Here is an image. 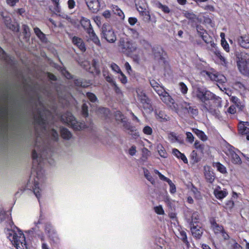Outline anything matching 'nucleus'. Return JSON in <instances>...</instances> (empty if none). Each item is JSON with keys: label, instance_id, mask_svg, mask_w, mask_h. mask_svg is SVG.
<instances>
[{"label": "nucleus", "instance_id": "4d7b16f0", "mask_svg": "<svg viewBox=\"0 0 249 249\" xmlns=\"http://www.w3.org/2000/svg\"><path fill=\"white\" fill-rule=\"evenodd\" d=\"M88 106L86 103H84L82 107V114L85 117H87L88 116Z\"/></svg>", "mask_w": 249, "mask_h": 249}, {"label": "nucleus", "instance_id": "b1692460", "mask_svg": "<svg viewBox=\"0 0 249 249\" xmlns=\"http://www.w3.org/2000/svg\"><path fill=\"white\" fill-rule=\"evenodd\" d=\"M72 42L74 45L77 46L81 51L85 52L86 51L85 45L81 38L74 36L72 38Z\"/></svg>", "mask_w": 249, "mask_h": 249}, {"label": "nucleus", "instance_id": "603ef678", "mask_svg": "<svg viewBox=\"0 0 249 249\" xmlns=\"http://www.w3.org/2000/svg\"><path fill=\"white\" fill-rule=\"evenodd\" d=\"M110 68L113 71L116 73H119L122 71L119 67L115 63H111L110 64Z\"/></svg>", "mask_w": 249, "mask_h": 249}, {"label": "nucleus", "instance_id": "2f4dec72", "mask_svg": "<svg viewBox=\"0 0 249 249\" xmlns=\"http://www.w3.org/2000/svg\"><path fill=\"white\" fill-rule=\"evenodd\" d=\"M112 10L114 13L118 15L120 19H124V15L123 11L116 5H112Z\"/></svg>", "mask_w": 249, "mask_h": 249}, {"label": "nucleus", "instance_id": "4be33fe9", "mask_svg": "<svg viewBox=\"0 0 249 249\" xmlns=\"http://www.w3.org/2000/svg\"><path fill=\"white\" fill-rule=\"evenodd\" d=\"M45 230L51 238H57V234L53 227L50 223L46 224Z\"/></svg>", "mask_w": 249, "mask_h": 249}, {"label": "nucleus", "instance_id": "69168bd1", "mask_svg": "<svg viewBox=\"0 0 249 249\" xmlns=\"http://www.w3.org/2000/svg\"><path fill=\"white\" fill-rule=\"evenodd\" d=\"M136 147L135 146H132L128 150V153L131 156H134L136 153Z\"/></svg>", "mask_w": 249, "mask_h": 249}, {"label": "nucleus", "instance_id": "3c124183", "mask_svg": "<svg viewBox=\"0 0 249 249\" xmlns=\"http://www.w3.org/2000/svg\"><path fill=\"white\" fill-rule=\"evenodd\" d=\"M179 233L180 238L183 241V242L186 244L188 243V242L187 241V235L185 231H179Z\"/></svg>", "mask_w": 249, "mask_h": 249}, {"label": "nucleus", "instance_id": "8fccbe9b", "mask_svg": "<svg viewBox=\"0 0 249 249\" xmlns=\"http://www.w3.org/2000/svg\"><path fill=\"white\" fill-rule=\"evenodd\" d=\"M140 44L146 50L149 49L151 47L150 44L144 39L141 40L140 41Z\"/></svg>", "mask_w": 249, "mask_h": 249}, {"label": "nucleus", "instance_id": "c03bdc74", "mask_svg": "<svg viewBox=\"0 0 249 249\" xmlns=\"http://www.w3.org/2000/svg\"><path fill=\"white\" fill-rule=\"evenodd\" d=\"M43 219V218L42 216L40 215L39 218H38V219L37 221H34V224L35 225V227H33L32 228V229L34 231H36L38 230V229L39 228V225H40L42 223Z\"/></svg>", "mask_w": 249, "mask_h": 249}, {"label": "nucleus", "instance_id": "ddd939ff", "mask_svg": "<svg viewBox=\"0 0 249 249\" xmlns=\"http://www.w3.org/2000/svg\"><path fill=\"white\" fill-rule=\"evenodd\" d=\"M154 172L155 174H157L159 176V178L163 180L166 181L170 187L169 191L170 193L172 194H175L176 192V187L174 183L172 182V180L169 178H166L164 175L161 174L158 170H155Z\"/></svg>", "mask_w": 249, "mask_h": 249}, {"label": "nucleus", "instance_id": "473e14b6", "mask_svg": "<svg viewBox=\"0 0 249 249\" xmlns=\"http://www.w3.org/2000/svg\"><path fill=\"white\" fill-rule=\"evenodd\" d=\"M213 166L217 169V171L222 174H224L227 172L226 167L220 162L214 163Z\"/></svg>", "mask_w": 249, "mask_h": 249}, {"label": "nucleus", "instance_id": "f8f14e48", "mask_svg": "<svg viewBox=\"0 0 249 249\" xmlns=\"http://www.w3.org/2000/svg\"><path fill=\"white\" fill-rule=\"evenodd\" d=\"M203 73L208 76L211 80L215 81L219 84L225 83L227 80L224 75L219 74L215 71H204Z\"/></svg>", "mask_w": 249, "mask_h": 249}, {"label": "nucleus", "instance_id": "cd10ccee", "mask_svg": "<svg viewBox=\"0 0 249 249\" xmlns=\"http://www.w3.org/2000/svg\"><path fill=\"white\" fill-rule=\"evenodd\" d=\"M153 53L155 57L161 59L164 53L163 50L160 47L157 46L152 48Z\"/></svg>", "mask_w": 249, "mask_h": 249}, {"label": "nucleus", "instance_id": "f257e3e1", "mask_svg": "<svg viewBox=\"0 0 249 249\" xmlns=\"http://www.w3.org/2000/svg\"><path fill=\"white\" fill-rule=\"evenodd\" d=\"M46 153L47 151L44 150L43 147H40L37 144L36 145L32 153L33 165L29 182L33 183V192L38 199L40 198L44 188L43 182L45 176L44 171L42 169V161L47 160L51 164L53 163L51 160L44 158Z\"/></svg>", "mask_w": 249, "mask_h": 249}, {"label": "nucleus", "instance_id": "79ce46f5", "mask_svg": "<svg viewBox=\"0 0 249 249\" xmlns=\"http://www.w3.org/2000/svg\"><path fill=\"white\" fill-rule=\"evenodd\" d=\"M212 228L215 234L221 233L224 230L222 226H219L216 223H213L212 225Z\"/></svg>", "mask_w": 249, "mask_h": 249}, {"label": "nucleus", "instance_id": "052dcab7", "mask_svg": "<svg viewBox=\"0 0 249 249\" xmlns=\"http://www.w3.org/2000/svg\"><path fill=\"white\" fill-rule=\"evenodd\" d=\"M50 135H51L52 139L53 140L56 141L58 138V134L57 132L54 129H52L51 130V131L50 132Z\"/></svg>", "mask_w": 249, "mask_h": 249}, {"label": "nucleus", "instance_id": "0eeeda50", "mask_svg": "<svg viewBox=\"0 0 249 249\" xmlns=\"http://www.w3.org/2000/svg\"><path fill=\"white\" fill-rule=\"evenodd\" d=\"M237 66L241 73L249 75V54L242 53L237 61Z\"/></svg>", "mask_w": 249, "mask_h": 249}, {"label": "nucleus", "instance_id": "5fc2aeb1", "mask_svg": "<svg viewBox=\"0 0 249 249\" xmlns=\"http://www.w3.org/2000/svg\"><path fill=\"white\" fill-rule=\"evenodd\" d=\"M144 134L148 135H151L153 132L152 128L149 126H145L142 130Z\"/></svg>", "mask_w": 249, "mask_h": 249}, {"label": "nucleus", "instance_id": "aec40b11", "mask_svg": "<svg viewBox=\"0 0 249 249\" xmlns=\"http://www.w3.org/2000/svg\"><path fill=\"white\" fill-rule=\"evenodd\" d=\"M215 196L219 199H223L228 195L226 189L222 190L219 186L215 188L213 191Z\"/></svg>", "mask_w": 249, "mask_h": 249}, {"label": "nucleus", "instance_id": "f704fd0d", "mask_svg": "<svg viewBox=\"0 0 249 249\" xmlns=\"http://www.w3.org/2000/svg\"><path fill=\"white\" fill-rule=\"evenodd\" d=\"M155 5L157 8L161 10L164 13L168 14L170 12V9L167 6L163 5L159 2H156Z\"/></svg>", "mask_w": 249, "mask_h": 249}, {"label": "nucleus", "instance_id": "f3484780", "mask_svg": "<svg viewBox=\"0 0 249 249\" xmlns=\"http://www.w3.org/2000/svg\"><path fill=\"white\" fill-rule=\"evenodd\" d=\"M238 44L243 48L249 49V34L244 35L237 39Z\"/></svg>", "mask_w": 249, "mask_h": 249}, {"label": "nucleus", "instance_id": "c756f323", "mask_svg": "<svg viewBox=\"0 0 249 249\" xmlns=\"http://www.w3.org/2000/svg\"><path fill=\"white\" fill-rule=\"evenodd\" d=\"M81 24L83 28L87 31L89 29H93L91 27L90 20L85 18H82L81 19Z\"/></svg>", "mask_w": 249, "mask_h": 249}, {"label": "nucleus", "instance_id": "e2e57ef3", "mask_svg": "<svg viewBox=\"0 0 249 249\" xmlns=\"http://www.w3.org/2000/svg\"><path fill=\"white\" fill-rule=\"evenodd\" d=\"M231 101L237 107H239L240 105V100L236 96H231Z\"/></svg>", "mask_w": 249, "mask_h": 249}, {"label": "nucleus", "instance_id": "37998d69", "mask_svg": "<svg viewBox=\"0 0 249 249\" xmlns=\"http://www.w3.org/2000/svg\"><path fill=\"white\" fill-rule=\"evenodd\" d=\"M179 89L183 94H185L187 93L188 88L187 86L183 82H180L178 84Z\"/></svg>", "mask_w": 249, "mask_h": 249}, {"label": "nucleus", "instance_id": "5701e85b", "mask_svg": "<svg viewBox=\"0 0 249 249\" xmlns=\"http://www.w3.org/2000/svg\"><path fill=\"white\" fill-rule=\"evenodd\" d=\"M155 114L157 119L160 122L167 121L168 119L164 112L161 110L156 109Z\"/></svg>", "mask_w": 249, "mask_h": 249}, {"label": "nucleus", "instance_id": "de8ad7c7", "mask_svg": "<svg viewBox=\"0 0 249 249\" xmlns=\"http://www.w3.org/2000/svg\"><path fill=\"white\" fill-rule=\"evenodd\" d=\"M114 116L116 120L121 121V122L125 119L124 117L120 111H116L114 113Z\"/></svg>", "mask_w": 249, "mask_h": 249}, {"label": "nucleus", "instance_id": "20e7f679", "mask_svg": "<svg viewBox=\"0 0 249 249\" xmlns=\"http://www.w3.org/2000/svg\"><path fill=\"white\" fill-rule=\"evenodd\" d=\"M174 111L180 116L189 115L194 117L198 114L197 109L185 101L181 102L174 107Z\"/></svg>", "mask_w": 249, "mask_h": 249}, {"label": "nucleus", "instance_id": "9b49d317", "mask_svg": "<svg viewBox=\"0 0 249 249\" xmlns=\"http://www.w3.org/2000/svg\"><path fill=\"white\" fill-rule=\"evenodd\" d=\"M103 36L107 42L114 43L116 40V36L114 32L108 25H104L102 28Z\"/></svg>", "mask_w": 249, "mask_h": 249}, {"label": "nucleus", "instance_id": "13d9d810", "mask_svg": "<svg viewBox=\"0 0 249 249\" xmlns=\"http://www.w3.org/2000/svg\"><path fill=\"white\" fill-rule=\"evenodd\" d=\"M36 121L39 124H44L45 120L43 118V115L39 113L38 118H36Z\"/></svg>", "mask_w": 249, "mask_h": 249}, {"label": "nucleus", "instance_id": "6e6d98bb", "mask_svg": "<svg viewBox=\"0 0 249 249\" xmlns=\"http://www.w3.org/2000/svg\"><path fill=\"white\" fill-rule=\"evenodd\" d=\"M22 29L26 37H29L30 36V28L26 25H23L22 26Z\"/></svg>", "mask_w": 249, "mask_h": 249}, {"label": "nucleus", "instance_id": "774afa93", "mask_svg": "<svg viewBox=\"0 0 249 249\" xmlns=\"http://www.w3.org/2000/svg\"><path fill=\"white\" fill-rule=\"evenodd\" d=\"M19 0H6L7 4L10 6H14Z\"/></svg>", "mask_w": 249, "mask_h": 249}, {"label": "nucleus", "instance_id": "49530a36", "mask_svg": "<svg viewBox=\"0 0 249 249\" xmlns=\"http://www.w3.org/2000/svg\"><path fill=\"white\" fill-rule=\"evenodd\" d=\"M154 210L155 212L158 214L163 215L164 214V211L161 205L154 207Z\"/></svg>", "mask_w": 249, "mask_h": 249}, {"label": "nucleus", "instance_id": "39448f33", "mask_svg": "<svg viewBox=\"0 0 249 249\" xmlns=\"http://www.w3.org/2000/svg\"><path fill=\"white\" fill-rule=\"evenodd\" d=\"M224 151L232 163L237 165L242 163L241 159L238 155L239 153H241V152L238 149L230 144H227Z\"/></svg>", "mask_w": 249, "mask_h": 249}, {"label": "nucleus", "instance_id": "4468645a", "mask_svg": "<svg viewBox=\"0 0 249 249\" xmlns=\"http://www.w3.org/2000/svg\"><path fill=\"white\" fill-rule=\"evenodd\" d=\"M238 131L242 135H246L247 139L249 140V122H240L238 124Z\"/></svg>", "mask_w": 249, "mask_h": 249}, {"label": "nucleus", "instance_id": "338daca9", "mask_svg": "<svg viewBox=\"0 0 249 249\" xmlns=\"http://www.w3.org/2000/svg\"><path fill=\"white\" fill-rule=\"evenodd\" d=\"M104 76L105 79H106V80L108 82L112 83L113 85L114 84V83H115V82L114 81L111 76L109 75H106V74L105 73H104Z\"/></svg>", "mask_w": 249, "mask_h": 249}, {"label": "nucleus", "instance_id": "bb28decb", "mask_svg": "<svg viewBox=\"0 0 249 249\" xmlns=\"http://www.w3.org/2000/svg\"><path fill=\"white\" fill-rule=\"evenodd\" d=\"M172 152L174 156L177 158L181 159L185 163H188V160L184 154L181 153L177 149H173Z\"/></svg>", "mask_w": 249, "mask_h": 249}, {"label": "nucleus", "instance_id": "2eb2a0df", "mask_svg": "<svg viewBox=\"0 0 249 249\" xmlns=\"http://www.w3.org/2000/svg\"><path fill=\"white\" fill-rule=\"evenodd\" d=\"M204 174L207 181L211 183H213L215 177L210 166L208 165L204 166Z\"/></svg>", "mask_w": 249, "mask_h": 249}, {"label": "nucleus", "instance_id": "6e6552de", "mask_svg": "<svg viewBox=\"0 0 249 249\" xmlns=\"http://www.w3.org/2000/svg\"><path fill=\"white\" fill-rule=\"evenodd\" d=\"M119 46L122 52L126 54L134 52L137 49L136 44L126 38H120Z\"/></svg>", "mask_w": 249, "mask_h": 249}, {"label": "nucleus", "instance_id": "e433bc0d", "mask_svg": "<svg viewBox=\"0 0 249 249\" xmlns=\"http://www.w3.org/2000/svg\"><path fill=\"white\" fill-rule=\"evenodd\" d=\"M122 123L123 124V126L124 128L129 131L128 133L132 132L134 131L135 127L131 125L129 122L126 121L125 119L123 121Z\"/></svg>", "mask_w": 249, "mask_h": 249}, {"label": "nucleus", "instance_id": "393cba45", "mask_svg": "<svg viewBox=\"0 0 249 249\" xmlns=\"http://www.w3.org/2000/svg\"><path fill=\"white\" fill-rule=\"evenodd\" d=\"M136 6L137 7V10L142 15H144L146 16H148L149 18H150V16L149 15L148 12L146 10V4L144 3H142V5L138 3H136Z\"/></svg>", "mask_w": 249, "mask_h": 249}, {"label": "nucleus", "instance_id": "58836bf2", "mask_svg": "<svg viewBox=\"0 0 249 249\" xmlns=\"http://www.w3.org/2000/svg\"><path fill=\"white\" fill-rule=\"evenodd\" d=\"M228 245L231 249H242V247L233 239L230 240Z\"/></svg>", "mask_w": 249, "mask_h": 249}, {"label": "nucleus", "instance_id": "a211bd4d", "mask_svg": "<svg viewBox=\"0 0 249 249\" xmlns=\"http://www.w3.org/2000/svg\"><path fill=\"white\" fill-rule=\"evenodd\" d=\"M214 53L215 57V61L223 66H226L228 62L221 52L218 50H215Z\"/></svg>", "mask_w": 249, "mask_h": 249}, {"label": "nucleus", "instance_id": "a878e982", "mask_svg": "<svg viewBox=\"0 0 249 249\" xmlns=\"http://www.w3.org/2000/svg\"><path fill=\"white\" fill-rule=\"evenodd\" d=\"M193 132L202 141H206L207 140V136L205 133L197 128H193Z\"/></svg>", "mask_w": 249, "mask_h": 249}, {"label": "nucleus", "instance_id": "0e129e2a", "mask_svg": "<svg viewBox=\"0 0 249 249\" xmlns=\"http://www.w3.org/2000/svg\"><path fill=\"white\" fill-rule=\"evenodd\" d=\"M87 32L89 34L90 40H91L93 37L96 36L93 29H89V30H88V31H87Z\"/></svg>", "mask_w": 249, "mask_h": 249}, {"label": "nucleus", "instance_id": "4c0bfd02", "mask_svg": "<svg viewBox=\"0 0 249 249\" xmlns=\"http://www.w3.org/2000/svg\"><path fill=\"white\" fill-rule=\"evenodd\" d=\"M93 110H95L98 114H103L104 115L107 116L109 113V110L105 107H96L95 108H93Z\"/></svg>", "mask_w": 249, "mask_h": 249}, {"label": "nucleus", "instance_id": "a19ab883", "mask_svg": "<svg viewBox=\"0 0 249 249\" xmlns=\"http://www.w3.org/2000/svg\"><path fill=\"white\" fill-rule=\"evenodd\" d=\"M142 160L143 161H145L148 159V158L150 156V151L146 148H143L142 150Z\"/></svg>", "mask_w": 249, "mask_h": 249}, {"label": "nucleus", "instance_id": "c9c22d12", "mask_svg": "<svg viewBox=\"0 0 249 249\" xmlns=\"http://www.w3.org/2000/svg\"><path fill=\"white\" fill-rule=\"evenodd\" d=\"M60 131L61 136L64 139L69 140L71 138V134L67 129L62 128Z\"/></svg>", "mask_w": 249, "mask_h": 249}, {"label": "nucleus", "instance_id": "bf43d9fd", "mask_svg": "<svg viewBox=\"0 0 249 249\" xmlns=\"http://www.w3.org/2000/svg\"><path fill=\"white\" fill-rule=\"evenodd\" d=\"M186 138H187V141L189 142L192 143L194 141V137L192 133L191 132H187L186 133Z\"/></svg>", "mask_w": 249, "mask_h": 249}, {"label": "nucleus", "instance_id": "09e8293b", "mask_svg": "<svg viewBox=\"0 0 249 249\" xmlns=\"http://www.w3.org/2000/svg\"><path fill=\"white\" fill-rule=\"evenodd\" d=\"M87 96L88 99L91 102L94 103L97 101V98L96 96L92 93L88 92L87 93Z\"/></svg>", "mask_w": 249, "mask_h": 249}, {"label": "nucleus", "instance_id": "1a4fd4ad", "mask_svg": "<svg viewBox=\"0 0 249 249\" xmlns=\"http://www.w3.org/2000/svg\"><path fill=\"white\" fill-rule=\"evenodd\" d=\"M137 99L142 104L144 108H148L152 110L153 108L150 104V100L146 95L143 90L139 88L136 89Z\"/></svg>", "mask_w": 249, "mask_h": 249}, {"label": "nucleus", "instance_id": "6ab92c4d", "mask_svg": "<svg viewBox=\"0 0 249 249\" xmlns=\"http://www.w3.org/2000/svg\"><path fill=\"white\" fill-rule=\"evenodd\" d=\"M1 16H2L4 23L7 27L13 31H18L19 28L17 26V25L13 24L11 23V19L10 17L7 15L4 16L3 13L1 14Z\"/></svg>", "mask_w": 249, "mask_h": 249}, {"label": "nucleus", "instance_id": "864d4df0", "mask_svg": "<svg viewBox=\"0 0 249 249\" xmlns=\"http://www.w3.org/2000/svg\"><path fill=\"white\" fill-rule=\"evenodd\" d=\"M119 75V79H120L121 83L123 84H125L127 82V79L125 75L121 71L120 72Z\"/></svg>", "mask_w": 249, "mask_h": 249}, {"label": "nucleus", "instance_id": "7c9ffc66", "mask_svg": "<svg viewBox=\"0 0 249 249\" xmlns=\"http://www.w3.org/2000/svg\"><path fill=\"white\" fill-rule=\"evenodd\" d=\"M157 149L160 156L163 158L167 157V153H166L164 148L161 144H158L157 145Z\"/></svg>", "mask_w": 249, "mask_h": 249}, {"label": "nucleus", "instance_id": "680f3d73", "mask_svg": "<svg viewBox=\"0 0 249 249\" xmlns=\"http://www.w3.org/2000/svg\"><path fill=\"white\" fill-rule=\"evenodd\" d=\"M221 45L223 49L227 52H229L230 51L229 45L226 40L221 41Z\"/></svg>", "mask_w": 249, "mask_h": 249}, {"label": "nucleus", "instance_id": "ea45409f", "mask_svg": "<svg viewBox=\"0 0 249 249\" xmlns=\"http://www.w3.org/2000/svg\"><path fill=\"white\" fill-rule=\"evenodd\" d=\"M143 173L145 178L152 184H154L155 182V179L151 176L148 170L145 168H143Z\"/></svg>", "mask_w": 249, "mask_h": 249}, {"label": "nucleus", "instance_id": "7ed1b4c3", "mask_svg": "<svg viewBox=\"0 0 249 249\" xmlns=\"http://www.w3.org/2000/svg\"><path fill=\"white\" fill-rule=\"evenodd\" d=\"M6 235L17 249H27L24 234L18 228L15 227L12 230L7 229Z\"/></svg>", "mask_w": 249, "mask_h": 249}, {"label": "nucleus", "instance_id": "412c9836", "mask_svg": "<svg viewBox=\"0 0 249 249\" xmlns=\"http://www.w3.org/2000/svg\"><path fill=\"white\" fill-rule=\"evenodd\" d=\"M191 230L193 236L197 239L200 238L203 233V229L197 225L193 226Z\"/></svg>", "mask_w": 249, "mask_h": 249}, {"label": "nucleus", "instance_id": "c85d7f7f", "mask_svg": "<svg viewBox=\"0 0 249 249\" xmlns=\"http://www.w3.org/2000/svg\"><path fill=\"white\" fill-rule=\"evenodd\" d=\"M197 32L198 34L201 36L203 40L207 43H208L209 40L205 39L204 37H207L206 31L203 29V28L200 25H197L196 27Z\"/></svg>", "mask_w": 249, "mask_h": 249}, {"label": "nucleus", "instance_id": "f03ea898", "mask_svg": "<svg viewBox=\"0 0 249 249\" xmlns=\"http://www.w3.org/2000/svg\"><path fill=\"white\" fill-rule=\"evenodd\" d=\"M194 94L202 102V109L204 111L212 114L216 113L214 103L215 101L220 102V98L204 89L197 88L194 92Z\"/></svg>", "mask_w": 249, "mask_h": 249}, {"label": "nucleus", "instance_id": "9d476101", "mask_svg": "<svg viewBox=\"0 0 249 249\" xmlns=\"http://www.w3.org/2000/svg\"><path fill=\"white\" fill-rule=\"evenodd\" d=\"M160 89L161 90H158L159 91L158 95L160 96V99L169 106L172 110H174V107H177L178 104L175 103L174 99L165 91L164 89Z\"/></svg>", "mask_w": 249, "mask_h": 249}, {"label": "nucleus", "instance_id": "423d86ee", "mask_svg": "<svg viewBox=\"0 0 249 249\" xmlns=\"http://www.w3.org/2000/svg\"><path fill=\"white\" fill-rule=\"evenodd\" d=\"M62 121L66 124L76 130H79L85 127L83 123L77 122L70 112H66L61 116Z\"/></svg>", "mask_w": 249, "mask_h": 249}, {"label": "nucleus", "instance_id": "a18cd8bd", "mask_svg": "<svg viewBox=\"0 0 249 249\" xmlns=\"http://www.w3.org/2000/svg\"><path fill=\"white\" fill-rule=\"evenodd\" d=\"M183 15L185 17L189 19L194 20L196 18V15L194 14L192 12L185 11L183 13Z\"/></svg>", "mask_w": 249, "mask_h": 249}, {"label": "nucleus", "instance_id": "dca6fc26", "mask_svg": "<svg viewBox=\"0 0 249 249\" xmlns=\"http://www.w3.org/2000/svg\"><path fill=\"white\" fill-rule=\"evenodd\" d=\"M86 3L89 9L95 13L99 10L100 2L99 0H86Z\"/></svg>", "mask_w": 249, "mask_h": 249}, {"label": "nucleus", "instance_id": "72a5a7b5", "mask_svg": "<svg viewBox=\"0 0 249 249\" xmlns=\"http://www.w3.org/2000/svg\"><path fill=\"white\" fill-rule=\"evenodd\" d=\"M150 83L151 86L158 94L159 93V91L158 90L160 91L161 90L160 89H163V88L160 86V85L155 80H150Z\"/></svg>", "mask_w": 249, "mask_h": 249}]
</instances>
